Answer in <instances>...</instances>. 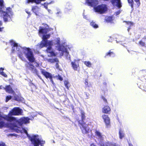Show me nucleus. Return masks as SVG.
I'll return each mask as SVG.
<instances>
[{"label":"nucleus","mask_w":146,"mask_h":146,"mask_svg":"<svg viewBox=\"0 0 146 146\" xmlns=\"http://www.w3.org/2000/svg\"><path fill=\"white\" fill-rule=\"evenodd\" d=\"M22 113V110H21L18 108H14L9 111L8 115H3L2 113L0 112V120L4 123L1 119V117H2L8 121L10 123L8 125V127H10L14 131L18 133H25L29 137L33 146H38L39 145H40V146H43V145L45 143V141L42 139L40 136L37 135H32L31 136L29 135L26 130L19 127V129L17 128L18 127L17 126L15 122H13L10 120H7L5 118V116H8L9 117H13L11 116L21 115ZM5 126V123L4 126L3 127Z\"/></svg>","instance_id":"nucleus-1"},{"label":"nucleus","mask_w":146,"mask_h":146,"mask_svg":"<svg viewBox=\"0 0 146 146\" xmlns=\"http://www.w3.org/2000/svg\"><path fill=\"white\" fill-rule=\"evenodd\" d=\"M49 31V30L46 28L40 27L39 29V36L42 37V40L40 44H38L36 46V49H40L43 47H47L46 51L48 54V56L51 57L55 56L56 54L53 52L51 46L54 43L52 41H50L46 40V39L49 38L50 35L49 34H47V33Z\"/></svg>","instance_id":"nucleus-2"},{"label":"nucleus","mask_w":146,"mask_h":146,"mask_svg":"<svg viewBox=\"0 0 146 146\" xmlns=\"http://www.w3.org/2000/svg\"><path fill=\"white\" fill-rule=\"evenodd\" d=\"M10 43L13 46L12 51L13 52L19 51L21 50L20 51L18 52V55L22 60H25V57H26L30 62H32L35 60L33 52L30 48L26 47L22 48L20 46L13 40H11Z\"/></svg>","instance_id":"nucleus-3"},{"label":"nucleus","mask_w":146,"mask_h":146,"mask_svg":"<svg viewBox=\"0 0 146 146\" xmlns=\"http://www.w3.org/2000/svg\"><path fill=\"white\" fill-rule=\"evenodd\" d=\"M5 8L3 0H0V12L1 15L3 16L4 21H7L10 18L11 15H12V14L10 8H7L6 12L4 11L5 10Z\"/></svg>","instance_id":"nucleus-4"},{"label":"nucleus","mask_w":146,"mask_h":146,"mask_svg":"<svg viewBox=\"0 0 146 146\" xmlns=\"http://www.w3.org/2000/svg\"><path fill=\"white\" fill-rule=\"evenodd\" d=\"M5 118L8 120H10L13 121V122H15L17 126L25 129L27 131V130L26 129H23L22 127H20L21 125L23 123H27L29 122V120L31 119H30L28 117H23L20 119L18 120L15 117H9L8 116H5ZM17 129H19V127L17 128ZM28 134V133H27Z\"/></svg>","instance_id":"nucleus-5"},{"label":"nucleus","mask_w":146,"mask_h":146,"mask_svg":"<svg viewBox=\"0 0 146 146\" xmlns=\"http://www.w3.org/2000/svg\"><path fill=\"white\" fill-rule=\"evenodd\" d=\"M95 136L98 139L99 141L98 143L100 146H120L119 145H116L115 143L111 142L107 143L106 145H105L104 144L102 143L105 136L102 135L99 131L96 130H95Z\"/></svg>","instance_id":"nucleus-6"},{"label":"nucleus","mask_w":146,"mask_h":146,"mask_svg":"<svg viewBox=\"0 0 146 146\" xmlns=\"http://www.w3.org/2000/svg\"><path fill=\"white\" fill-rule=\"evenodd\" d=\"M107 9L106 5L105 4L99 5L94 7V11L100 14L105 13L107 10Z\"/></svg>","instance_id":"nucleus-7"},{"label":"nucleus","mask_w":146,"mask_h":146,"mask_svg":"<svg viewBox=\"0 0 146 146\" xmlns=\"http://www.w3.org/2000/svg\"><path fill=\"white\" fill-rule=\"evenodd\" d=\"M34 61L35 60L32 62H28L27 64H26L25 66L27 69L30 70L33 73H36L38 75L37 70L33 65V63H35L34 62Z\"/></svg>","instance_id":"nucleus-8"},{"label":"nucleus","mask_w":146,"mask_h":146,"mask_svg":"<svg viewBox=\"0 0 146 146\" xmlns=\"http://www.w3.org/2000/svg\"><path fill=\"white\" fill-rule=\"evenodd\" d=\"M80 127L82 133L84 134H88L90 131L88 125L85 123L81 124Z\"/></svg>","instance_id":"nucleus-9"},{"label":"nucleus","mask_w":146,"mask_h":146,"mask_svg":"<svg viewBox=\"0 0 146 146\" xmlns=\"http://www.w3.org/2000/svg\"><path fill=\"white\" fill-rule=\"evenodd\" d=\"M6 91L10 93H13V95L14 96V97L15 98V100H17V101H19L20 100V99L18 98L17 96H15V93L14 92L12 88L10 86H6V88H3Z\"/></svg>","instance_id":"nucleus-10"},{"label":"nucleus","mask_w":146,"mask_h":146,"mask_svg":"<svg viewBox=\"0 0 146 146\" xmlns=\"http://www.w3.org/2000/svg\"><path fill=\"white\" fill-rule=\"evenodd\" d=\"M102 117L104 119L107 127H109L110 124V120L109 117L108 115H102Z\"/></svg>","instance_id":"nucleus-11"},{"label":"nucleus","mask_w":146,"mask_h":146,"mask_svg":"<svg viewBox=\"0 0 146 146\" xmlns=\"http://www.w3.org/2000/svg\"><path fill=\"white\" fill-rule=\"evenodd\" d=\"M86 3L89 6L94 7L98 4V1L96 0H87Z\"/></svg>","instance_id":"nucleus-12"},{"label":"nucleus","mask_w":146,"mask_h":146,"mask_svg":"<svg viewBox=\"0 0 146 146\" xmlns=\"http://www.w3.org/2000/svg\"><path fill=\"white\" fill-rule=\"evenodd\" d=\"M55 41L56 42V44L57 45V49L59 51H64V47L62 46H61L59 43L60 41V38H56L55 39Z\"/></svg>","instance_id":"nucleus-13"},{"label":"nucleus","mask_w":146,"mask_h":146,"mask_svg":"<svg viewBox=\"0 0 146 146\" xmlns=\"http://www.w3.org/2000/svg\"><path fill=\"white\" fill-rule=\"evenodd\" d=\"M71 64L74 70H77L79 68L78 61L76 60L72 62Z\"/></svg>","instance_id":"nucleus-14"},{"label":"nucleus","mask_w":146,"mask_h":146,"mask_svg":"<svg viewBox=\"0 0 146 146\" xmlns=\"http://www.w3.org/2000/svg\"><path fill=\"white\" fill-rule=\"evenodd\" d=\"M42 73L46 78H49V79L52 78V76L51 74L45 71L44 70H42L41 71Z\"/></svg>","instance_id":"nucleus-15"},{"label":"nucleus","mask_w":146,"mask_h":146,"mask_svg":"<svg viewBox=\"0 0 146 146\" xmlns=\"http://www.w3.org/2000/svg\"><path fill=\"white\" fill-rule=\"evenodd\" d=\"M110 108L109 106H106L103 108L102 111L104 113H109V112L110 111Z\"/></svg>","instance_id":"nucleus-16"},{"label":"nucleus","mask_w":146,"mask_h":146,"mask_svg":"<svg viewBox=\"0 0 146 146\" xmlns=\"http://www.w3.org/2000/svg\"><path fill=\"white\" fill-rule=\"evenodd\" d=\"M39 8L37 6L33 7H32V10L35 13L36 15H38V12L39 11Z\"/></svg>","instance_id":"nucleus-17"},{"label":"nucleus","mask_w":146,"mask_h":146,"mask_svg":"<svg viewBox=\"0 0 146 146\" xmlns=\"http://www.w3.org/2000/svg\"><path fill=\"white\" fill-rule=\"evenodd\" d=\"M47 60H48V62H50L51 63L54 62H58V60L57 58H55V59H47ZM56 68H58V67L57 63H56Z\"/></svg>","instance_id":"nucleus-18"},{"label":"nucleus","mask_w":146,"mask_h":146,"mask_svg":"<svg viewBox=\"0 0 146 146\" xmlns=\"http://www.w3.org/2000/svg\"><path fill=\"white\" fill-rule=\"evenodd\" d=\"M45 0H28L27 3H29L30 2H34L36 4H39L41 1H44Z\"/></svg>","instance_id":"nucleus-19"},{"label":"nucleus","mask_w":146,"mask_h":146,"mask_svg":"<svg viewBox=\"0 0 146 146\" xmlns=\"http://www.w3.org/2000/svg\"><path fill=\"white\" fill-rule=\"evenodd\" d=\"M90 25L91 26L95 29H96L98 27V25L96 24L95 22L93 21L90 23Z\"/></svg>","instance_id":"nucleus-20"},{"label":"nucleus","mask_w":146,"mask_h":146,"mask_svg":"<svg viewBox=\"0 0 146 146\" xmlns=\"http://www.w3.org/2000/svg\"><path fill=\"white\" fill-rule=\"evenodd\" d=\"M119 138L120 139H122L124 136V134L123 131L122 130H120L119 131Z\"/></svg>","instance_id":"nucleus-21"},{"label":"nucleus","mask_w":146,"mask_h":146,"mask_svg":"<svg viewBox=\"0 0 146 146\" xmlns=\"http://www.w3.org/2000/svg\"><path fill=\"white\" fill-rule=\"evenodd\" d=\"M84 63L87 66L90 67L92 66V64L89 61H84Z\"/></svg>","instance_id":"nucleus-22"},{"label":"nucleus","mask_w":146,"mask_h":146,"mask_svg":"<svg viewBox=\"0 0 146 146\" xmlns=\"http://www.w3.org/2000/svg\"><path fill=\"white\" fill-rule=\"evenodd\" d=\"M128 3L129 4V5L131 6L132 9L133 8V5L134 2L133 0H128Z\"/></svg>","instance_id":"nucleus-23"},{"label":"nucleus","mask_w":146,"mask_h":146,"mask_svg":"<svg viewBox=\"0 0 146 146\" xmlns=\"http://www.w3.org/2000/svg\"><path fill=\"white\" fill-rule=\"evenodd\" d=\"M106 20L108 22H110L113 20V18L112 17H107L106 18Z\"/></svg>","instance_id":"nucleus-24"},{"label":"nucleus","mask_w":146,"mask_h":146,"mask_svg":"<svg viewBox=\"0 0 146 146\" xmlns=\"http://www.w3.org/2000/svg\"><path fill=\"white\" fill-rule=\"evenodd\" d=\"M134 1L136 3V7H138L140 5V0H134Z\"/></svg>","instance_id":"nucleus-25"},{"label":"nucleus","mask_w":146,"mask_h":146,"mask_svg":"<svg viewBox=\"0 0 146 146\" xmlns=\"http://www.w3.org/2000/svg\"><path fill=\"white\" fill-rule=\"evenodd\" d=\"M85 113L83 111H81V117L82 120H83L85 118Z\"/></svg>","instance_id":"nucleus-26"},{"label":"nucleus","mask_w":146,"mask_h":146,"mask_svg":"<svg viewBox=\"0 0 146 146\" xmlns=\"http://www.w3.org/2000/svg\"><path fill=\"white\" fill-rule=\"evenodd\" d=\"M64 84L66 87L67 88H68V85L69 84V82L68 80H65L64 82Z\"/></svg>","instance_id":"nucleus-27"},{"label":"nucleus","mask_w":146,"mask_h":146,"mask_svg":"<svg viewBox=\"0 0 146 146\" xmlns=\"http://www.w3.org/2000/svg\"><path fill=\"white\" fill-rule=\"evenodd\" d=\"M11 97L10 96H7L5 100L6 102H8V101H9L11 99Z\"/></svg>","instance_id":"nucleus-28"},{"label":"nucleus","mask_w":146,"mask_h":146,"mask_svg":"<svg viewBox=\"0 0 146 146\" xmlns=\"http://www.w3.org/2000/svg\"><path fill=\"white\" fill-rule=\"evenodd\" d=\"M126 23L127 25H129L130 27L133 25V23L131 22H126Z\"/></svg>","instance_id":"nucleus-29"},{"label":"nucleus","mask_w":146,"mask_h":146,"mask_svg":"<svg viewBox=\"0 0 146 146\" xmlns=\"http://www.w3.org/2000/svg\"><path fill=\"white\" fill-rule=\"evenodd\" d=\"M4 126V123L0 120V127H3Z\"/></svg>","instance_id":"nucleus-30"},{"label":"nucleus","mask_w":146,"mask_h":146,"mask_svg":"<svg viewBox=\"0 0 146 146\" xmlns=\"http://www.w3.org/2000/svg\"><path fill=\"white\" fill-rule=\"evenodd\" d=\"M109 55L110 56H114V54L112 52H110L109 53H108L107 54V55Z\"/></svg>","instance_id":"nucleus-31"},{"label":"nucleus","mask_w":146,"mask_h":146,"mask_svg":"<svg viewBox=\"0 0 146 146\" xmlns=\"http://www.w3.org/2000/svg\"><path fill=\"white\" fill-rule=\"evenodd\" d=\"M1 75L3 76L4 77L6 78L7 77V75L4 72H3L1 73Z\"/></svg>","instance_id":"nucleus-32"},{"label":"nucleus","mask_w":146,"mask_h":146,"mask_svg":"<svg viewBox=\"0 0 146 146\" xmlns=\"http://www.w3.org/2000/svg\"><path fill=\"white\" fill-rule=\"evenodd\" d=\"M139 44L142 46H145V43L141 41L139 42Z\"/></svg>","instance_id":"nucleus-33"},{"label":"nucleus","mask_w":146,"mask_h":146,"mask_svg":"<svg viewBox=\"0 0 146 146\" xmlns=\"http://www.w3.org/2000/svg\"><path fill=\"white\" fill-rule=\"evenodd\" d=\"M121 13V11L120 10H119L115 13V15L116 16H117L119 15Z\"/></svg>","instance_id":"nucleus-34"},{"label":"nucleus","mask_w":146,"mask_h":146,"mask_svg":"<svg viewBox=\"0 0 146 146\" xmlns=\"http://www.w3.org/2000/svg\"><path fill=\"white\" fill-rule=\"evenodd\" d=\"M57 77L58 78L59 80H60V81H62V80H63V78H62L61 76H60V75H58L57 76Z\"/></svg>","instance_id":"nucleus-35"},{"label":"nucleus","mask_w":146,"mask_h":146,"mask_svg":"<svg viewBox=\"0 0 146 146\" xmlns=\"http://www.w3.org/2000/svg\"><path fill=\"white\" fill-rule=\"evenodd\" d=\"M2 25V23L1 21H0V27ZM3 28H1L0 27V31H2L3 30Z\"/></svg>","instance_id":"nucleus-36"},{"label":"nucleus","mask_w":146,"mask_h":146,"mask_svg":"<svg viewBox=\"0 0 146 146\" xmlns=\"http://www.w3.org/2000/svg\"><path fill=\"white\" fill-rule=\"evenodd\" d=\"M0 146H6L5 144L2 142H0Z\"/></svg>","instance_id":"nucleus-37"},{"label":"nucleus","mask_w":146,"mask_h":146,"mask_svg":"<svg viewBox=\"0 0 146 146\" xmlns=\"http://www.w3.org/2000/svg\"><path fill=\"white\" fill-rule=\"evenodd\" d=\"M4 70V68H0V74H1V72H3V70Z\"/></svg>","instance_id":"nucleus-38"},{"label":"nucleus","mask_w":146,"mask_h":146,"mask_svg":"<svg viewBox=\"0 0 146 146\" xmlns=\"http://www.w3.org/2000/svg\"><path fill=\"white\" fill-rule=\"evenodd\" d=\"M44 7L46 9H47V4H46V3H44Z\"/></svg>","instance_id":"nucleus-39"},{"label":"nucleus","mask_w":146,"mask_h":146,"mask_svg":"<svg viewBox=\"0 0 146 146\" xmlns=\"http://www.w3.org/2000/svg\"><path fill=\"white\" fill-rule=\"evenodd\" d=\"M38 77H39V78H40L41 80L44 83V81L43 80V79H42V78L40 76H39V75H38Z\"/></svg>","instance_id":"nucleus-40"},{"label":"nucleus","mask_w":146,"mask_h":146,"mask_svg":"<svg viewBox=\"0 0 146 146\" xmlns=\"http://www.w3.org/2000/svg\"><path fill=\"white\" fill-rule=\"evenodd\" d=\"M38 114H39V115H41L43 116V114L41 112H38Z\"/></svg>","instance_id":"nucleus-41"},{"label":"nucleus","mask_w":146,"mask_h":146,"mask_svg":"<svg viewBox=\"0 0 146 146\" xmlns=\"http://www.w3.org/2000/svg\"><path fill=\"white\" fill-rule=\"evenodd\" d=\"M50 80L51 82L53 84H54V82L52 80V78L50 79Z\"/></svg>","instance_id":"nucleus-42"},{"label":"nucleus","mask_w":146,"mask_h":146,"mask_svg":"<svg viewBox=\"0 0 146 146\" xmlns=\"http://www.w3.org/2000/svg\"><path fill=\"white\" fill-rule=\"evenodd\" d=\"M85 84L86 85H88V82H87V80H85Z\"/></svg>","instance_id":"nucleus-43"},{"label":"nucleus","mask_w":146,"mask_h":146,"mask_svg":"<svg viewBox=\"0 0 146 146\" xmlns=\"http://www.w3.org/2000/svg\"><path fill=\"white\" fill-rule=\"evenodd\" d=\"M69 52L67 50H66L65 53L67 54V56H68Z\"/></svg>","instance_id":"nucleus-44"},{"label":"nucleus","mask_w":146,"mask_h":146,"mask_svg":"<svg viewBox=\"0 0 146 146\" xmlns=\"http://www.w3.org/2000/svg\"><path fill=\"white\" fill-rule=\"evenodd\" d=\"M91 146H96L94 144H92L91 145Z\"/></svg>","instance_id":"nucleus-45"},{"label":"nucleus","mask_w":146,"mask_h":146,"mask_svg":"<svg viewBox=\"0 0 146 146\" xmlns=\"http://www.w3.org/2000/svg\"><path fill=\"white\" fill-rule=\"evenodd\" d=\"M48 11L49 13H50L51 11V10L50 9H48Z\"/></svg>","instance_id":"nucleus-46"},{"label":"nucleus","mask_w":146,"mask_h":146,"mask_svg":"<svg viewBox=\"0 0 146 146\" xmlns=\"http://www.w3.org/2000/svg\"><path fill=\"white\" fill-rule=\"evenodd\" d=\"M84 18L86 19L87 18V17H86V16H84Z\"/></svg>","instance_id":"nucleus-47"},{"label":"nucleus","mask_w":146,"mask_h":146,"mask_svg":"<svg viewBox=\"0 0 146 146\" xmlns=\"http://www.w3.org/2000/svg\"><path fill=\"white\" fill-rule=\"evenodd\" d=\"M12 135H14L15 136H16V135H17L16 134H13Z\"/></svg>","instance_id":"nucleus-48"},{"label":"nucleus","mask_w":146,"mask_h":146,"mask_svg":"<svg viewBox=\"0 0 146 146\" xmlns=\"http://www.w3.org/2000/svg\"><path fill=\"white\" fill-rule=\"evenodd\" d=\"M129 146H133L131 144H129Z\"/></svg>","instance_id":"nucleus-49"},{"label":"nucleus","mask_w":146,"mask_h":146,"mask_svg":"<svg viewBox=\"0 0 146 146\" xmlns=\"http://www.w3.org/2000/svg\"><path fill=\"white\" fill-rule=\"evenodd\" d=\"M130 29V28H128V31H129V30Z\"/></svg>","instance_id":"nucleus-50"},{"label":"nucleus","mask_w":146,"mask_h":146,"mask_svg":"<svg viewBox=\"0 0 146 146\" xmlns=\"http://www.w3.org/2000/svg\"><path fill=\"white\" fill-rule=\"evenodd\" d=\"M2 87V86H0V89H1L2 88H1Z\"/></svg>","instance_id":"nucleus-51"},{"label":"nucleus","mask_w":146,"mask_h":146,"mask_svg":"<svg viewBox=\"0 0 146 146\" xmlns=\"http://www.w3.org/2000/svg\"><path fill=\"white\" fill-rule=\"evenodd\" d=\"M36 65V66H37V65Z\"/></svg>","instance_id":"nucleus-52"},{"label":"nucleus","mask_w":146,"mask_h":146,"mask_svg":"<svg viewBox=\"0 0 146 146\" xmlns=\"http://www.w3.org/2000/svg\"><path fill=\"white\" fill-rule=\"evenodd\" d=\"M34 50L35 51V49H34Z\"/></svg>","instance_id":"nucleus-53"},{"label":"nucleus","mask_w":146,"mask_h":146,"mask_svg":"<svg viewBox=\"0 0 146 146\" xmlns=\"http://www.w3.org/2000/svg\"><path fill=\"white\" fill-rule=\"evenodd\" d=\"M42 56L43 57H44V56Z\"/></svg>","instance_id":"nucleus-54"},{"label":"nucleus","mask_w":146,"mask_h":146,"mask_svg":"<svg viewBox=\"0 0 146 146\" xmlns=\"http://www.w3.org/2000/svg\"><path fill=\"white\" fill-rule=\"evenodd\" d=\"M42 56L43 57H44V56Z\"/></svg>","instance_id":"nucleus-55"},{"label":"nucleus","mask_w":146,"mask_h":146,"mask_svg":"<svg viewBox=\"0 0 146 146\" xmlns=\"http://www.w3.org/2000/svg\"><path fill=\"white\" fill-rule=\"evenodd\" d=\"M42 56L43 57H44V56Z\"/></svg>","instance_id":"nucleus-56"}]
</instances>
